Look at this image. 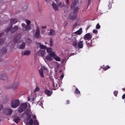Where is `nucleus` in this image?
Segmentation results:
<instances>
[{
  "mask_svg": "<svg viewBox=\"0 0 125 125\" xmlns=\"http://www.w3.org/2000/svg\"><path fill=\"white\" fill-rule=\"evenodd\" d=\"M79 9V8L78 7H75L73 11V13L74 14V15L72 16H71L70 15H69L68 17V19L71 20H75L77 16L76 13H77L78 10Z\"/></svg>",
  "mask_w": 125,
  "mask_h": 125,
  "instance_id": "f257e3e1",
  "label": "nucleus"
},
{
  "mask_svg": "<svg viewBox=\"0 0 125 125\" xmlns=\"http://www.w3.org/2000/svg\"><path fill=\"white\" fill-rule=\"evenodd\" d=\"M27 106V104L26 103H21L20 106L18 110V112L21 113L23 112L25 110Z\"/></svg>",
  "mask_w": 125,
  "mask_h": 125,
  "instance_id": "f03ea898",
  "label": "nucleus"
},
{
  "mask_svg": "<svg viewBox=\"0 0 125 125\" xmlns=\"http://www.w3.org/2000/svg\"><path fill=\"white\" fill-rule=\"evenodd\" d=\"M20 103V101L18 99H13L11 103V107L12 108H16L19 106Z\"/></svg>",
  "mask_w": 125,
  "mask_h": 125,
  "instance_id": "7ed1b4c3",
  "label": "nucleus"
},
{
  "mask_svg": "<svg viewBox=\"0 0 125 125\" xmlns=\"http://www.w3.org/2000/svg\"><path fill=\"white\" fill-rule=\"evenodd\" d=\"M12 25L10 27L7 29L5 30V32L7 33L9 31H10L11 33H13L15 32L18 29V27L17 26H16L13 28H12Z\"/></svg>",
  "mask_w": 125,
  "mask_h": 125,
  "instance_id": "20e7f679",
  "label": "nucleus"
},
{
  "mask_svg": "<svg viewBox=\"0 0 125 125\" xmlns=\"http://www.w3.org/2000/svg\"><path fill=\"white\" fill-rule=\"evenodd\" d=\"M4 113L7 115H10L12 114V111L11 109L9 108H5L3 109Z\"/></svg>",
  "mask_w": 125,
  "mask_h": 125,
  "instance_id": "39448f33",
  "label": "nucleus"
},
{
  "mask_svg": "<svg viewBox=\"0 0 125 125\" xmlns=\"http://www.w3.org/2000/svg\"><path fill=\"white\" fill-rule=\"evenodd\" d=\"M21 34H18L15 37L13 40V42L15 44L18 42L21 39Z\"/></svg>",
  "mask_w": 125,
  "mask_h": 125,
  "instance_id": "423d86ee",
  "label": "nucleus"
},
{
  "mask_svg": "<svg viewBox=\"0 0 125 125\" xmlns=\"http://www.w3.org/2000/svg\"><path fill=\"white\" fill-rule=\"evenodd\" d=\"M19 81L18 79H15L13 82L12 88L14 89L16 88L19 85Z\"/></svg>",
  "mask_w": 125,
  "mask_h": 125,
  "instance_id": "0eeeda50",
  "label": "nucleus"
},
{
  "mask_svg": "<svg viewBox=\"0 0 125 125\" xmlns=\"http://www.w3.org/2000/svg\"><path fill=\"white\" fill-rule=\"evenodd\" d=\"M92 36L90 35V33H88L85 34L83 37L85 40H89L92 38Z\"/></svg>",
  "mask_w": 125,
  "mask_h": 125,
  "instance_id": "6e6552de",
  "label": "nucleus"
},
{
  "mask_svg": "<svg viewBox=\"0 0 125 125\" xmlns=\"http://www.w3.org/2000/svg\"><path fill=\"white\" fill-rule=\"evenodd\" d=\"M50 55L51 56H53V58L56 61H60V58L59 57L56 55L54 52H52L51 53Z\"/></svg>",
  "mask_w": 125,
  "mask_h": 125,
  "instance_id": "1a4fd4ad",
  "label": "nucleus"
},
{
  "mask_svg": "<svg viewBox=\"0 0 125 125\" xmlns=\"http://www.w3.org/2000/svg\"><path fill=\"white\" fill-rule=\"evenodd\" d=\"M40 29L39 28H37L36 29V31L35 33V37L36 38L38 39L40 38Z\"/></svg>",
  "mask_w": 125,
  "mask_h": 125,
  "instance_id": "9d476101",
  "label": "nucleus"
},
{
  "mask_svg": "<svg viewBox=\"0 0 125 125\" xmlns=\"http://www.w3.org/2000/svg\"><path fill=\"white\" fill-rule=\"evenodd\" d=\"M78 2V0H74L71 6V8L72 9L74 8L77 5Z\"/></svg>",
  "mask_w": 125,
  "mask_h": 125,
  "instance_id": "9b49d317",
  "label": "nucleus"
},
{
  "mask_svg": "<svg viewBox=\"0 0 125 125\" xmlns=\"http://www.w3.org/2000/svg\"><path fill=\"white\" fill-rule=\"evenodd\" d=\"M37 53L39 56L43 57L44 55L45 51L43 50H40Z\"/></svg>",
  "mask_w": 125,
  "mask_h": 125,
  "instance_id": "f8f14e48",
  "label": "nucleus"
},
{
  "mask_svg": "<svg viewBox=\"0 0 125 125\" xmlns=\"http://www.w3.org/2000/svg\"><path fill=\"white\" fill-rule=\"evenodd\" d=\"M52 6L55 11H56L57 10H59L58 7L57 5L54 3H53L52 4Z\"/></svg>",
  "mask_w": 125,
  "mask_h": 125,
  "instance_id": "ddd939ff",
  "label": "nucleus"
},
{
  "mask_svg": "<svg viewBox=\"0 0 125 125\" xmlns=\"http://www.w3.org/2000/svg\"><path fill=\"white\" fill-rule=\"evenodd\" d=\"M83 41H79L78 44V46L80 48H82L83 46Z\"/></svg>",
  "mask_w": 125,
  "mask_h": 125,
  "instance_id": "4468645a",
  "label": "nucleus"
},
{
  "mask_svg": "<svg viewBox=\"0 0 125 125\" xmlns=\"http://www.w3.org/2000/svg\"><path fill=\"white\" fill-rule=\"evenodd\" d=\"M45 94L48 96H50L52 94V92L48 90H46L44 92Z\"/></svg>",
  "mask_w": 125,
  "mask_h": 125,
  "instance_id": "2eb2a0df",
  "label": "nucleus"
},
{
  "mask_svg": "<svg viewBox=\"0 0 125 125\" xmlns=\"http://www.w3.org/2000/svg\"><path fill=\"white\" fill-rule=\"evenodd\" d=\"M18 20L16 19H12L10 20V23L11 25L14 24L18 21Z\"/></svg>",
  "mask_w": 125,
  "mask_h": 125,
  "instance_id": "dca6fc26",
  "label": "nucleus"
},
{
  "mask_svg": "<svg viewBox=\"0 0 125 125\" xmlns=\"http://www.w3.org/2000/svg\"><path fill=\"white\" fill-rule=\"evenodd\" d=\"M0 79L3 80H6L7 79V77L5 74H1L0 75Z\"/></svg>",
  "mask_w": 125,
  "mask_h": 125,
  "instance_id": "f3484780",
  "label": "nucleus"
},
{
  "mask_svg": "<svg viewBox=\"0 0 125 125\" xmlns=\"http://www.w3.org/2000/svg\"><path fill=\"white\" fill-rule=\"evenodd\" d=\"M49 35L52 36H54L55 35V31L53 29H50Z\"/></svg>",
  "mask_w": 125,
  "mask_h": 125,
  "instance_id": "a211bd4d",
  "label": "nucleus"
},
{
  "mask_svg": "<svg viewBox=\"0 0 125 125\" xmlns=\"http://www.w3.org/2000/svg\"><path fill=\"white\" fill-rule=\"evenodd\" d=\"M52 57L53 56H51L50 53L49 55H48L46 57V59L47 60L51 61L53 60Z\"/></svg>",
  "mask_w": 125,
  "mask_h": 125,
  "instance_id": "6ab92c4d",
  "label": "nucleus"
},
{
  "mask_svg": "<svg viewBox=\"0 0 125 125\" xmlns=\"http://www.w3.org/2000/svg\"><path fill=\"white\" fill-rule=\"evenodd\" d=\"M92 40L90 41L89 40L88 41L86 42L87 44L88 45V47L89 48L90 47H91L92 46Z\"/></svg>",
  "mask_w": 125,
  "mask_h": 125,
  "instance_id": "aec40b11",
  "label": "nucleus"
},
{
  "mask_svg": "<svg viewBox=\"0 0 125 125\" xmlns=\"http://www.w3.org/2000/svg\"><path fill=\"white\" fill-rule=\"evenodd\" d=\"M25 46V43L24 42H23L21 44L18 46V47L19 49H24Z\"/></svg>",
  "mask_w": 125,
  "mask_h": 125,
  "instance_id": "412c9836",
  "label": "nucleus"
},
{
  "mask_svg": "<svg viewBox=\"0 0 125 125\" xmlns=\"http://www.w3.org/2000/svg\"><path fill=\"white\" fill-rule=\"evenodd\" d=\"M25 114L26 115H31L32 114V112L31 111L30 109H27L26 110Z\"/></svg>",
  "mask_w": 125,
  "mask_h": 125,
  "instance_id": "4be33fe9",
  "label": "nucleus"
},
{
  "mask_svg": "<svg viewBox=\"0 0 125 125\" xmlns=\"http://www.w3.org/2000/svg\"><path fill=\"white\" fill-rule=\"evenodd\" d=\"M101 69H103L105 71L110 68V67L108 65L105 66L104 65L101 66Z\"/></svg>",
  "mask_w": 125,
  "mask_h": 125,
  "instance_id": "5701e85b",
  "label": "nucleus"
},
{
  "mask_svg": "<svg viewBox=\"0 0 125 125\" xmlns=\"http://www.w3.org/2000/svg\"><path fill=\"white\" fill-rule=\"evenodd\" d=\"M57 6L58 7H62L65 6V5L64 3H62V2H60L58 3Z\"/></svg>",
  "mask_w": 125,
  "mask_h": 125,
  "instance_id": "b1692460",
  "label": "nucleus"
},
{
  "mask_svg": "<svg viewBox=\"0 0 125 125\" xmlns=\"http://www.w3.org/2000/svg\"><path fill=\"white\" fill-rule=\"evenodd\" d=\"M82 29L81 28L79 30L76 31L75 32V33L77 34L80 35L82 33Z\"/></svg>",
  "mask_w": 125,
  "mask_h": 125,
  "instance_id": "393cba45",
  "label": "nucleus"
},
{
  "mask_svg": "<svg viewBox=\"0 0 125 125\" xmlns=\"http://www.w3.org/2000/svg\"><path fill=\"white\" fill-rule=\"evenodd\" d=\"M33 120L32 119H30L29 122H27L26 125H32L33 124Z\"/></svg>",
  "mask_w": 125,
  "mask_h": 125,
  "instance_id": "a878e982",
  "label": "nucleus"
},
{
  "mask_svg": "<svg viewBox=\"0 0 125 125\" xmlns=\"http://www.w3.org/2000/svg\"><path fill=\"white\" fill-rule=\"evenodd\" d=\"M30 54V51L28 50L25 51L23 54H22V55H28Z\"/></svg>",
  "mask_w": 125,
  "mask_h": 125,
  "instance_id": "bb28decb",
  "label": "nucleus"
},
{
  "mask_svg": "<svg viewBox=\"0 0 125 125\" xmlns=\"http://www.w3.org/2000/svg\"><path fill=\"white\" fill-rule=\"evenodd\" d=\"M31 28V27L30 25H26L25 28V30L26 31H28L30 30Z\"/></svg>",
  "mask_w": 125,
  "mask_h": 125,
  "instance_id": "cd10ccee",
  "label": "nucleus"
},
{
  "mask_svg": "<svg viewBox=\"0 0 125 125\" xmlns=\"http://www.w3.org/2000/svg\"><path fill=\"white\" fill-rule=\"evenodd\" d=\"M78 44L77 40H75L73 41V46L75 47H76L78 45Z\"/></svg>",
  "mask_w": 125,
  "mask_h": 125,
  "instance_id": "c85d7f7f",
  "label": "nucleus"
},
{
  "mask_svg": "<svg viewBox=\"0 0 125 125\" xmlns=\"http://www.w3.org/2000/svg\"><path fill=\"white\" fill-rule=\"evenodd\" d=\"M1 51L2 53H5L7 52V50L6 48H3L2 49Z\"/></svg>",
  "mask_w": 125,
  "mask_h": 125,
  "instance_id": "c756f323",
  "label": "nucleus"
},
{
  "mask_svg": "<svg viewBox=\"0 0 125 125\" xmlns=\"http://www.w3.org/2000/svg\"><path fill=\"white\" fill-rule=\"evenodd\" d=\"M14 121L16 123H18L20 120V119L19 118H16L14 119Z\"/></svg>",
  "mask_w": 125,
  "mask_h": 125,
  "instance_id": "7c9ffc66",
  "label": "nucleus"
},
{
  "mask_svg": "<svg viewBox=\"0 0 125 125\" xmlns=\"http://www.w3.org/2000/svg\"><path fill=\"white\" fill-rule=\"evenodd\" d=\"M39 44H41L40 47L41 49H46V47L45 46L41 44V43H39Z\"/></svg>",
  "mask_w": 125,
  "mask_h": 125,
  "instance_id": "2f4dec72",
  "label": "nucleus"
},
{
  "mask_svg": "<svg viewBox=\"0 0 125 125\" xmlns=\"http://www.w3.org/2000/svg\"><path fill=\"white\" fill-rule=\"evenodd\" d=\"M60 86V85L58 83L56 84V85L55 86L54 84H53V87L54 89L56 90Z\"/></svg>",
  "mask_w": 125,
  "mask_h": 125,
  "instance_id": "473e14b6",
  "label": "nucleus"
},
{
  "mask_svg": "<svg viewBox=\"0 0 125 125\" xmlns=\"http://www.w3.org/2000/svg\"><path fill=\"white\" fill-rule=\"evenodd\" d=\"M80 93V92L79 91L77 88H76L75 91V93L76 94H79Z\"/></svg>",
  "mask_w": 125,
  "mask_h": 125,
  "instance_id": "72a5a7b5",
  "label": "nucleus"
},
{
  "mask_svg": "<svg viewBox=\"0 0 125 125\" xmlns=\"http://www.w3.org/2000/svg\"><path fill=\"white\" fill-rule=\"evenodd\" d=\"M48 53H49L52 51V49L51 48H48L46 49Z\"/></svg>",
  "mask_w": 125,
  "mask_h": 125,
  "instance_id": "f704fd0d",
  "label": "nucleus"
},
{
  "mask_svg": "<svg viewBox=\"0 0 125 125\" xmlns=\"http://www.w3.org/2000/svg\"><path fill=\"white\" fill-rule=\"evenodd\" d=\"M4 40L3 39H0V46L2 45L4 42Z\"/></svg>",
  "mask_w": 125,
  "mask_h": 125,
  "instance_id": "c9c22d12",
  "label": "nucleus"
},
{
  "mask_svg": "<svg viewBox=\"0 0 125 125\" xmlns=\"http://www.w3.org/2000/svg\"><path fill=\"white\" fill-rule=\"evenodd\" d=\"M25 21L27 24V25H30V24L31 23V21H29L27 20H25Z\"/></svg>",
  "mask_w": 125,
  "mask_h": 125,
  "instance_id": "e433bc0d",
  "label": "nucleus"
},
{
  "mask_svg": "<svg viewBox=\"0 0 125 125\" xmlns=\"http://www.w3.org/2000/svg\"><path fill=\"white\" fill-rule=\"evenodd\" d=\"M50 46H52L53 45V41L52 38L50 39Z\"/></svg>",
  "mask_w": 125,
  "mask_h": 125,
  "instance_id": "4c0bfd02",
  "label": "nucleus"
},
{
  "mask_svg": "<svg viewBox=\"0 0 125 125\" xmlns=\"http://www.w3.org/2000/svg\"><path fill=\"white\" fill-rule=\"evenodd\" d=\"M34 125H39V123H38L37 120H35L34 121Z\"/></svg>",
  "mask_w": 125,
  "mask_h": 125,
  "instance_id": "58836bf2",
  "label": "nucleus"
},
{
  "mask_svg": "<svg viewBox=\"0 0 125 125\" xmlns=\"http://www.w3.org/2000/svg\"><path fill=\"white\" fill-rule=\"evenodd\" d=\"M96 27L97 29H99L100 28V26L99 25V23L97 24Z\"/></svg>",
  "mask_w": 125,
  "mask_h": 125,
  "instance_id": "ea45409f",
  "label": "nucleus"
},
{
  "mask_svg": "<svg viewBox=\"0 0 125 125\" xmlns=\"http://www.w3.org/2000/svg\"><path fill=\"white\" fill-rule=\"evenodd\" d=\"M118 93V92L117 91H115L114 92V95L115 96H117Z\"/></svg>",
  "mask_w": 125,
  "mask_h": 125,
  "instance_id": "a19ab883",
  "label": "nucleus"
},
{
  "mask_svg": "<svg viewBox=\"0 0 125 125\" xmlns=\"http://www.w3.org/2000/svg\"><path fill=\"white\" fill-rule=\"evenodd\" d=\"M40 90L39 88L38 87H37L34 90V92H36V91H38Z\"/></svg>",
  "mask_w": 125,
  "mask_h": 125,
  "instance_id": "79ce46f5",
  "label": "nucleus"
},
{
  "mask_svg": "<svg viewBox=\"0 0 125 125\" xmlns=\"http://www.w3.org/2000/svg\"><path fill=\"white\" fill-rule=\"evenodd\" d=\"M40 76L42 78L44 77V75L43 72L42 73H40Z\"/></svg>",
  "mask_w": 125,
  "mask_h": 125,
  "instance_id": "37998d69",
  "label": "nucleus"
},
{
  "mask_svg": "<svg viewBox=\"0 0 125 125\" xmlns=\"http://www.w3.org/2000/svg\"><path fill=\"white\" fill-rule=\"evenodd\" d=\"M93 32L94 33H95L96 34L97 33V31L96 30H94L93 31Z\"/></svg>",
  "mask_w": 125,
  "mask_h": 125,
  "instance_id": "c03bdc74",
  "label": "nucleus"
},
{
  "mask_svg": "<svg viewBox=\"0 0 125 125\" xmlns=\"http://www.w3.org/2000/svg\"><path fill=\"white\" fill-rule=\"evenodd\" d=\"M31 115H27L28 116V117L27 118V119H28L29 120H30L31 119Z\"/></svg>",
  "mask_w": 125,
  "mask_h": 125,
  "instance_id": "a18cd8bd",
  "label": "nucleus"
},
{
  "mask_svg": "<svg viewBox=\"0 0 125 125\" xmlns=\"http://www.w3.org/2000/svg\"><path fill=\"white\" fill-rule=\"evenodd\" d=\"M88 6L90 5L91 2V0H88Z\"/></svg>",
  "mask_w": 125,
  "mask_h": 125,
  "instance_id": "49530a36",
  "label": "nucleus"
},
{
  "mask_svg": "<svg viewBox=\"0 0 125 125\" xmlns=\"http://www.w3.org/2000/svg\"><path fill=\"white\" fill-rule=\"evenodd\" d=\"M39 73H42L43 72V70H42V68H40L39 70Z\"/></svg>",
  "mask_w": 125,
  "mask_h": 125,
  "instance_id": "de8ad7c7",
  "label": "nucleus"
},
{
  "mask_svg": "<svg viewBox=\"0 0 125 125\" xmlns=\"http://www.w3.org/2000/svg\"><path fill=\"white\" fill-rule=\"evenodd\" d=\"M21 25H22V27L23 28H25L26 26V25L24 23H23Z\"/></svg>",
  "mask_w": 125,
  "mask_h": 125,
  "instance_id": "09e8293b",
  "label": "nucleus"
},
{
  "mask_svg": "<svg viewBox=\"0 0 125 125\" xmlns=\"http://www.w3.org/2000/svg\"><path fill=\"white\" fill-rule=\"evenodd\" d=\"M3 108V106L2 105H0V111Z\"/></svg>",
  "mask_w": 125,
  "mask_h": 125,
  "instance_id": "8fccbe9b",
  "label": "nucleus"
},
{
  "mask_svg": "<svg viewBox=\"0 0 125 125\" xmlns=\"http://www.w3.org/2000/svg\"><path fill=\"white\" fill-rule=\"evenodd\" d=\"M41 33L42 34H44V30H42L41 31Z\"/></svg>",
  "mask_w": 125,
  "mask_h": 125,
  "instance_id": "3c124183",
  "label": "nucleus"
},
{
  "mask_svg": "<svg viewBox=\"0 0 125 125\" xmlns=\"http://www.w3.org/2000/svg\"><path fill=\"white\" fill-rule=\"evenodd\" d=\"M43 70H46V71H47V68L45 66L43 67Z\"/></svg>",
  "mask_w": 125,
  "mask_h": 125,
  "instance_id": "603ef678",
  "label": "nucleus"
},
{
  "mask_svg": "<svg viewBox=\"0 0 125 125\" xmlns=\"http://www.w3.org/2000/svg\"><path fill=\"white\" fill-rule=\"evenodd\" d=\"M122 98L123 99H124L125 98V94L123 95Z\"/></svg>",
  "mask_w": 125,
  "mask_h": 125,
  "instance_id": "864d4df0",
  "label": "nucleus"
},
{
  "mask_svg": "<svg viewBox=\"0 0 125 125\" xmlns=\"http://www.w3.org/2000/svg\"><path fill=\"white\" fill-rule=\"evenodd\" d=\"M4 34V32H3L0 34V37L2 36Z\"/></svg>",
  "mask_w": 125,
  "mask_h": 125,
  "instance_id": "5fc2aeb1",
  "label": "nucleus"
},
{
  "mask_svg": "<svg viewBox=\"0 0 125 125\" xmlns=\"http://www.w3.org/2000/svg\"><path fill=\"white\" fill-rule=\"evenodd\" d=\"M27 7L26 6H25L23 8H22V9H23V11H24V10H23V8H25V9H27Z\"/></svg>",
  "mask_w": 125,
  "mask_h": 125,
  "instance_id": "6e6d98bb",
  "label": "nucleus"
},
{
  "mask_svg": "<svg viewBox=\"0 0 125 125\" xmlns=\"http://www.w3.org/2000/svg\"><path fill=\"white\" fill-rule=\"evenodd\" d=\"M33 119H36V116L35 115H34L32 117Z\"/></svg>",
  "mask_w": 125,
  "mask_h": 125,
  "instance_id": "4d7b16f0",
  "label": "nucleus"
},
{
  "mask_svg": "<svg viewBox=\"0 0 125 125\" xmlns=\"http://www.w3.org/2000/svg\"><path fill=\"white\" fill-rule=\"evenodd\" d=\"M66 104H68L69 103V100H67L66 101Z\"/></svg>",
  "mask_w": 125,
  "mask_h": 125,
  "instance_id": "13d9d810",
  "label": "nucleus"
},
{
  "mask_svg": "<svg viewBox=\"0 0 125 125\" xmlns=\"http://www.w3.org/2000/svg\"><path fill=\"white\" fill-rule=\"evenodd\" d=\"M47 27V26H43L42 27V28L43 29H45Z\"/></svg>",
  "mask_w": 125,
  "mask_h": 125,
  "instance_id": "bf43d9fd",
  "label": "nucleus"
},
{
  "mask_svg": "<svg viewBox=\"0 0 125 125\" xmlns=\"http://www.w3.org/2000/svg\"><path fill=\"white\" fill-rule=\"evenodd\" d=\"M28 40L29 41V42H32V40L30 39H28Z\"/></svg>",
  "mask_w": 125,
  "mask_h": 125,
  "instance_id": "052dcab7",
  "label": "nucleus"
},
{
  "mask_svg": "<svg viewBox=\"0 0 125 125\" xmlns=\"http://www.w3.org/2000/svg\"><path fill=\"white\" fill-rule=\"evenodd\" d=\"M69 0H66V2L68 4H69Z\"/></svg>",
  "mask_w": 125,
  "mask_h": 125,
  "instance_id": "680f3d73",
  "label": "nucleus"
},
{
  "mask_svg": "<svg viewBox=\"0 0 125 125\" xmlns=\"http://www.w3.org/2000/svg\"><path fill=\"white\" fill-rule=\"evenodd\" d=\"M60 66V65L59 64H57V68H58Z\"/></svg>",
  "mask_w": 125,
  "mask_h": 125,
  "instance_id": "e2e57ef3",
  "label": "nucleus"
},
{
  "mask_svg": "<svg viewBox=\"0 0 125 125\" xmlns=\"http://www.w3.org/2000/svg\"><path fill=\"white\" fill-rule=\"evenodd\" d=\"M52 0H45L47 2H49Z\"/></svg>",
  "mask_w": 125,
  "mask_h": 125,
  "instance_id": "0e129e2a",
  "label": "nucleus"
},
{
  "mask_svg": "<svg viewBox=\"0 0 125 125\" xmlns=\"http://www.w3.org/2000/svg\"><path fill=\"white\" fill-rule=\"evenodd\" d=\"M61 77H62V78H63V75H61Z\"/></svg>",
  "mask_w": 125,
  "mask_h": 125,
  "instance_id": "69168bd1",
  "label": "nucleus"
},
{
  "mask_svg": "<svg viewBox=\"0 0 125 125\" xmlns=\"http://www.w3.org/2000/svg\"><path fill=\"white\" fill-rule=\"evenodd\" d=\"M60 0H55V1L56 2H58Z\"/></svg>",
  "mask_w": 125,
  "mask_h": 125,
  "instance_id": "338daca9",
  "label": "nucleus"
},
{
  "mask_svg": "<svg viewBox=\"0 0 125 125\" xmlns=\"http://www.w3.org/2000/svg\"><path fill=\"white\" fill-rule=\"evenodd\" d=\"M77 23H76L74 25V27H75V26H76L77 25Z\"/></svg>",
  "mask_w": 125,
  "mask_h": 125,
  "instance_id": "774afa93",
  "label": "nucleus"
}]
</instances>
